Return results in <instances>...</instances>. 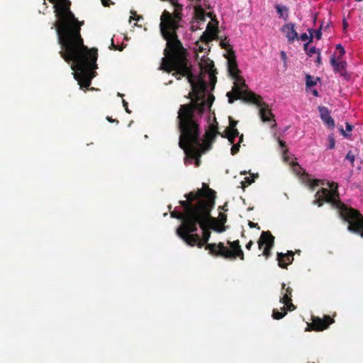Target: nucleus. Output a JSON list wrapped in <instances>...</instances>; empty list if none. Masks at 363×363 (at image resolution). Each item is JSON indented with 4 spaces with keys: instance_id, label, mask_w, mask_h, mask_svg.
<instances>
[{
    "instance_id": "nucleus-13",
    "label": "nucleus",
    "mask_w": 363,
    "mask_h": 363,
    "mask_svg": "<svg viewBox=\"0 0 363 363\" xmlns=\"http://www.w3.org/2000/svg\"><path fill=\"white\" fill-rule=\"evenodd\" d=\"M318 110L320 112V118L329 127L333 128L335 126V121L330 117L329 110L325 106H319Z\"/></svg>"
},
{
    "instance_id": "nucleus-5",
    "label": "nucleus",
    "mask_w": 363,
    "mask_h": 363,
    "mask_svg": "<svg viewBox=\"0 0 363 363\" xmlns=\"http://www.w3.org/2000/svg\"><path fill=\"white\" fill-rule=\"evenodd\" d=\"M228 70L230 75L234 79V85L231 91L226 94L230 104L233 103L235 99H242L245 101L252 102L259 108V116L262 121H274V115L268 108V105L262 101L259 96L250 91L247 89L245 80L240 75V70L238 69L235 59L230 57L228 60Z\"/></svg>"
},
{
    "instance_id": "nucleus-37",
    "label": "nucleus",
    "mask_w": 363,
    "mask_h": 363,
    "mask_svg": "<svg viewBox=\"0 0 363 363\" xmlns=\"http://www.w3.org/2000/svg\"><path fill=\"white\" fill-rule=\"evenodd\" d=\"M341 132L343 135L347 136V135H346L345 132L343 130V129H341Z\"/></svg>"
},
{
    "instance_id": "nucleus-34",
    "label": "nucleus",
    "mask_w": 363,
    "mask_h": 363,
    "mask_svg": "<svg viewBox=\"0 0 363 363\" xmlns=\"http://www.w3.org/2000/svg\"><path fill=\"white\" fill-rule=\"evenodd\" d=\"M109 0H101V3L104 6H108V1Z\"/></svg>"
},
{
    "instance_id": "nucleus-3",
    "label": "nucleus",
    "mask_w": 363,
    "mask_h": 363,
    "mask_svg": "<svg viewBox=\"0 0 363 363\" xmlns=\"http://www.w3.org/2000/svg\"><path fill=\"white\" fill-rule=\"evenodd\" d=\"M203 188L184 195L186 201H179L182 211L174 210L171 217L180 219L176 234L188 245L199 248L207 244L211 230L223 232L224 228L210 214L215 204V192L204 183Z\"/></svg>"
},
{
    "instance_id": "nucleus-8",
    "label": "nucleus",
    "mask_w": 363,
    "mask_h": 363,
    "mask_svg": "<svg viewBox=\"0 0 363 363\" xmlns=\"http://www.w3.org/2000/svg\"><path fill=\"white\" fill-rule=\"evenodd\" d=\"M274 238L269 232H262L260 239L258 242L259 247L261 248L264 245H265L263 251V255L268 257L270 255V249L274 245Z\"/></svg>"
},
{
    "instance_id": "nucleus-23",
    "label": "nucleus",
    "mask_w": 363,
    "mask_h": 363,
    "mask_svg": "<svg viewBox=\"0 0 363 363\" xmlns=\"http://www.w3.org/2000/svg\"><path fill=\"white\" fill-rule=\"evenodd\" d=\"M328 140H329V143H330L328 148L329 149H333L335 147V139H334L333 136V135H330L328 137Z\"/></svg>"
},
{
    "instance_id": "nucleus-10",
    "label": "nucleus",
    "mask_w": 363,
    "mask_h": 363,
    "mask_svg": "<svg viewBox=\"0 0 363 363\" xmlns=\"http://www.w3.org/2000/svg\"><path fill=\"white\" fill-rule=\"evenodd\" d=\"M286 284H282L281 291L280 297V302L286 306L289 311H293L295 309V306L291 303V292L292 289L290 287L285 288Z\"/></svg>"
},
{
    "instance_id": "nucleus-21",
    "label": "nucleus",
    "mask_w": 363,
    "mask_h": 363,
    "mask_svg": "<svg viewBox=\"0 0 363 363\" xmlns=\"http://www.w3.org/2000/svg\"><path fill=\"white\" fill-rule=\"evenodd\" d=\"M346 160H349L353 167L355 160V155L353 154L352 151H349L346 155Z\"/></svg>"
},
{
    "instance_id": "nucleus-20",
    "label": "nucleus",
    "mask_w": 363,
    "mask_h": 363,
    "mask_svg": "<svg viewBox=\"0 0 363 363\" xmlns=\"http://www.w3.org/2000/svg\"><path fill=\"white\" fill-rule=\"evenodd\" d=\"M308 44L309 43H307L304 45V50L307 52L308 55H312L316 52V49L315 47L308 48Z\"/></svg>"
},
{
    "instance_id": "nucleus-18",
    "label": "nucleus",
    "mask_w": 363,
    "mask_h": 363,
    "mask_svg": "<svg viewBox=\"0 0 363 363\" xmlns=\"http://www.w3.org/2000/svg\"><path fill=\"white\" fill-rule=\"evenodd\" d=\"M282 310L284 311V308H282ZM286 314V311H284V312H279L277 310H274L273 311V314H272V316L274 319H281L283 317L285 316V315Z\"/></svg>"
},
{
    "instance_id": "nucleus-16",
    "label": "nucleus",
    "mask_w": 363,
    "mask_h": 363,
    "mask_svg": "<svg viewBox=\"0 0 363 363\" xmlns=\"http://www.w3.org/2000/svg\"><path fill=\"white\" fill-rule=\"evenodd\" d=\"M275 8L279 17L282 18L284 21H286L289 17L287 7L281 4H277Z\"/></svg>"
},
{
    "instance_id": "nucleus-11",
    "label": "nucleus",
    "mask_w": 363,
    "mask_h": 363,
    "mask_svg": "<svg viewBox=\"0 0 363 363\" xmlns=\"http://www.w3.org/2000/svg\"><path fill=\"white\" fill-rule=\"evenodd\" d=\"M282 33H284L289 42H292L295 39H298V33L295 30V25L293 23L284 24L281 28Z\"/></svg>"
},
{
    "instance_id": "nucleus-19",
    "label": "nucleus",
    "mask_w": 363,
    "mask_h": 363,
    "mask_svg": "<svg viewBox=\"0 0 363 363\" xmlns=\"http://www.w3.org/2000/svg\"><path fill=\"white\" fill-rule=\"evenodd\" d=\"M336 50L338 52L337 60H340L345 53V49L340 44H337L336 45Z\"/></svg>"
},
{
    "instance_id": "nucleus-12",
    "label": "nucleus",
    "mask_w": 363,
    "mask_h": 363,
    "mask_svg": "<svg viewBox=\"0 0 363 363\" xmlns=\"http://www.w3.org/2000/svg\"><path fill=\"white\" fill-rule=\"evenodd\" d=\"M332 323L333 320L329 316H325L324 320L318 317L313 319V326L316 330H323Z\"/></svg>"
},
{
    "instance_id": "nucleus-33",
    "label": "nucleus",
    "mask_w": 363,
    "mask_h": 363,
    "mask_svg": "<svg viewBox=\"0 0 363 363\" xmlns=\"http://www.w3.org/2000/svg\"><path fill=\"white\" fill-rule=\"evenodd\" d=\"M253 245V242L252 241H250L247 245H246V248L247 250H250L252 245Z\"/></svg>"
},
{
    "instance_id": "nucleus-30",
    "label": "nucleus",
    "mask_w": 363,
    "mask_h": 363,
    "mask_svg": "<svg viewBox=\"0 0 363 363\" xmlns=\"http://www.w3.org/2000/svg\"><path fill=\"white\" fill-rule=\"evenodd\" d=\"M352 130V125L349 124L348 123H346V130L348 132H350Z\"/></svg>"
},
{
    "instance_id": "nucleus-40",
    "label": "nucleus",
    "mask_w": 363,
    "mask_h": 363,
    "mask_svg": "<svg viewBox=\"0 0 363 363\" xmlns=\"http://www.w3.org/2000/svg\"><path fill=\"white\" fill-rule=\"evenodd\" d=\"M344 27H345V28L347 27V24L345 22H344Z\"/></svg>"
},
{
    "instance_id": "nucleus-26",
    "label": "nucleus",
    "mask_w": 363,
    "mask_h": 363,
    "mask_svg": "<svg viewBox=\"0 0 363 363\" xmlns=\"http://www.w3.org/2000/svg\"><path fill=\"white\" fill-rule=\"evenodd\" d=\"M130 13L132 14V16H130V20H129V21H130H130H131V20H133H133H137V21H138V20L141 18V16H138L136 18L133 17V16H136V12H135V11H130Z\"/></svg>"
},
{
    "instance_id": "nucleus-36",
    "label": "nucleus",
    "mask_w": 363,
    "mask_h": 363,
    "mask_svg": "<svg viewBox=\"0 0 363 363\" xmlns=\"http://www.w3.org/2000/svg\"><path fill=\"white\" fill-rule=\"evenodd\" d=\"M221 221H222V224L224 223L226 221V218H221Z\"/></svg>"
},
{
    "instance_id": "nucleus-29",
    "label": "nucleus",
    "mask_w": 363,
    "mask_h": 363,
    "mask_svg": "<svg viewBox=\"0 0 363 363\" xmlns=\"http://www.w3.org/2000/svg\"><path fill=\"white\" fill-rule=\"evenodd\" d=\"M123 107L125 108V111L128 113H130V111L129 110L128 107V102L125 101L124 99L123 100Z\"/></svg>"
},
{
    "instance_id": "nucleus-25",
    "label": "nucleus",
    "mask_w": 363,
    "mask_h": 363,
    "mask_svg": "<svg viewBox=\"0 0 363 363\" xmlns=\"http://www.w3.org/2000/svg\"><path fill=\"white\" fill-rule=\"evenodd\" d=\"M254 182V179H250V177H245V182H243V185H250Z\"/></svg>"
},
{
    "instance_id": "nucleus-41",
    "label": "nucleus",
    "mask_w": 363,
    "mask_h": 363,
    "mask_svg": "<svg viewBox=\"0 0 363 363\" xmlns=\"http://www.w3.org/2000/svg\"><path fill=\"white\" fill-rule=\"evenodd\" d=\"M118 95L120 96H122L123 95L121 94L120 93H118Z\"/></svg>"
},
{
    "instance_id": "nucleus-14",
    "label": "nucleus",
    "mask_w": 363,
    "mask_h": 363,
    "mask_svg": "<svg viewBox=\"0 0 363 363\" xmlns=\"http://www.w3.org/2000/svg\"><path fill=\"white\" fill-rule=\"evenodd\" d=\"M277 259L279 267L286 268L294 260V253L293 252H289L288 254L278 253Z\"/></svg>"
},
{
    "instance_id": "nucleus-32",
    "label": "nucleus",
    "mask_w": 363,
    "mask_h": 363,
    "mask_svg": "<svg viewBox=\"0 0 363 363\" xmlns=\"http://www.w3.org/2000/svg\"><path fill=\"white\" fill-rule=\"evenodd\" d=\"M249 226L250 228H256V227H257V223H255L253 222L250 221L249 222Z\"/></svg>"
},
{
    "instance_id": "nucleus-17",
    "label": "nucleus",
    "mask_w": 363,
    "mask_h": 363,
    "mask_svg": "<svg viewBox=\"0 0 363 363\" xmlns=\"http://www.w3.org/2000/svg\"><path fill=\"white\" fill-rule=\"evenodd\" d=\"M308 31L310 33V35H308L307 33H303L300 35V37L298 38L301 41H306V40H309L308 43L312 42V39H313L312 30H308Z\"/></svg>"
},
{
    "instance_id": "nucleus-6",
    "label": "nucleus",
    "mask_w": 363,
    "mask_h": 363,
    "mask_svg": "<svg viewBox=\"0 0 363 363\" xmlns=\"http://www.w3.org/2000/svg\"><path fill=\"white\" fill-rule=\"evenodd\" d=\"M230 247L224 246L220 242L218 245L207 244L206 249L210 251L211 254L220 255L227 258H235L236 256L240 257L241 259H244L243 252L240 248L238 241L228 242Z\"/></svg>"
},
{
    "instance_id": "nucleus-31",
    "label": "nucleus",
    "mask_w": 363,
    "mask_h": 363,
    "mask_svg": "<svg viewBox=\"0 0 363 363\" xmlns=\"http://www.w3.org/2000/svg\"><path fill=\"white\" fill-rule=\"evenodd\" d=\"M279 144L280 147H281V148H284L286 146L285 143L280 140H279Z\"/></svg>"
},
{
    "instance_id": "nucleus-27",
    "label": "nucleus",
    "mask_w": 363,
    "mask_h": 363,
    "mask_svg": "<svg viewBox=\"0 0 363 363\" xmlns=\"http://www.w3.org/2000/svg\"><path fill=\"white\" fill-rule=\"evenodd\" d=\"M281 57L284 62V66H286L287 57H286V54L285 52H284V51L281 52Z\"/></svg>"
},
{
    "instance_id": "nucleus-35",
    "label": "nucleus",
    "mask_w": 363,
    "mask_h": 363,
    "mask_svg": "<svg viewBox=\"0 0 363 363\" xmlns=\"http://www.w3.org/2000/svg\"><path fill=\"white\" fill-rule=\"evenodd\" d=\"M111 47L114 49H117L116 46L114 45L113 40H111Z\"/></svg>"
},
{
    "instance_id": "nucleus-1",
    "label": "nucleus",
    "mask_w": 363,
    "mask_h": 363,
    "mask_svg": "<svg viewBox=\"0 0 363 363\" xmlns=\"http://www.w3.org/2000/svg\"><path fill=\"white\" fill-rule=\"evenodd\" d=\"M160 21V32L167 41V48L160 69L167 72L174 70L175 75L186 76L191 87V92L189 94L191 104L182 105L178 112L179 145L185 154L184 164L194 163L199 167L200 157L211 148V144L218 133L212 127L202 134L197 122L198 116L208 109L214 100V96L210 94L216 82L213 62L209 59H203L197 68H193L177 38L175 33L177 26L171 14L164 11Z\"/></svg>"
},
{
    "instance_id": "nucleus-2",
    "label": "nucleus",
    "mask_w": 363,
    "mask_h": 363,
    "mask_svg": "<svg viewBox=\"0 0 363 363\" xmlns=\"http://www.w3.org/2000/svg\"><path fill=\"white\" fill-rule=\"evenodd\" d=\"M54 4L58 42L61 45V57L67 62H72V74L80 88L88 87L95 77L97 68L96 50H89L80 35L81 23L69 9V0H49Z\"/></svg>"
},
{
    "instance_id": "nucleus-7",
    "label": "nucleus",
    "mask_w": 363,
    "mask_h": 363,
    "mask_svg": "<svg viewBox=\"0 0 363 363\" xmlns=\"http://www.w3.org/2000/svg\"><path fill=\"white\" fill-rule=\"evenodd\" d=\"M230 128L227 129L225 135L222 137L227 138L230 144H232L231 154L235 155L239 151L240 143L243 140V135H240L238 129L235 128L237 121H235L231 117H229Z\"/></svg>"
},
{
    "instance_id": "nucleus-24",
    "label": "nucleus",
    "mask_w": 363,
    "mask_h": 363,
    "mask_svg": "<svg viewBox=\"0 0 363 363\" xmlns=\"http://www.w3.org/2000/svg\"><path fill=\"white\" fill-rule=\"evenodd\" d=\"M220 46L226 50H230V45L228 44V42L226 39L222 40L220 41Z\"/></svg>"
},
{
    "instance_id": "nucleus-9",
    "label": "nucleus",
    "mask_w": 363,
    "mask_h": 363,
    "mask_svg": "<svg viewBox=\"0 0 363 363\" xmlns=\"http://www.w3.org/2000/svg\"><path fill=\"white\" fill-rule=\"evenodd\" d=\"M189 2V6H193L194 16L198 23L204 22L206 20V13L201 4V0H187Z\"/></svg>"
},
{
    "instance_id": "nucleus-15",
    "label": "nucleus",
    "mask_w": 363,
    "mask_h": 363,
    "mask_svg": "<svg viewBox=\"0 0 363 363\" xmlns=\"http://www.w3.org/2000/svg\"><path fill=\"white\" fill-rule=\"evenodd\" d=\"M330 62L335 72H339L341 75H344L347 66V62L345 61L342 60L337 62L335 57H333L330 60Z\"/></svg>"
},
{
    "instance_id": "nucleus-39",
    "label": "nucleus",
    "mask_w": 363,
    "mask_h": 363,
    "mask_svg": "<svg viewBox=\"0 0 363 363\" xmlns=\"http://www.w3.org/2000/svg\"><path fill=\"white\" fill-rule=\"evenodd\" d=\"M313 94H314L315 96H318V91H313Z\"/></svg>"
},
{
    "instance_id": "nucleus-38",
    "label": "nucleus",
    "mask_w": 363,
    "mask_h": 363,
    "mask_svg": "<svg viewBox=\"0 0 363 363\" xmlns=\"http://www.w3.org/2000/svg\"><path fill=\"white\" fill-rule=\"evenodd\" d=\"M317 62H320V55L318 56Z\"/></svg>"
},
{
    "instance_id": "nucleus-28",
    "label": "nucleus",
    "mask_w": 363,
    "mask_h": 363,
    "mask_svg": "<svg viewBox=\"0 0 363 363\" xmlns=\"http://www.w3.org/2000/svg\"><path fill=\"white\" fill-rule=\"evenodd\" d=\"M312 32H313V30H312ZM315 33V37L318 39V40H320L321 38V35H322V33H321V31L320 30H315L314 31Z\"/></svg>"
},
{
    "instance_id": "nucleus-22",
    "label": "nucleus",
    "mask_w": 363,
    "mask_h": 363,
    "mask_svg": "<svg viewBox=\"0 0 363 363\" xmlns=\"http://www.w3.org/2000/svg\"><path fill=\"white\" fill-rule=\"evenodd\" d=\"M306 86H313L315 84V82L313 80V78L310 75L306 76Z\"/></svg>"
},
{
    "instance_id": "nucleus-4",
    "label": "nucleus",
    "mask_w": 363,
    "mask_h": 363,
    "mask_svg": "<svg viewBox=\"0 0 363 363\" xmlns=\"http://www.w3.org/2000/svg\"><path fill=\"white\" fill-rule=\"evenodd\" d=\"M283 158L286 162H289L293 172L299 177L303 183L313 189L315 186H323L320 191L315 194V204L321 206L323 202L330 203L337 210L340 216L347 221L349 225V231L358 234L363 238V217L356 210L347 207L339 200L337 193V184L325 182L320 179H313L311 176L306 174L300 165L296 162H289L287 150H283Z\"/></svg>"
}]
</instances>
